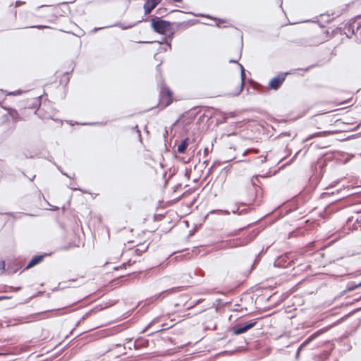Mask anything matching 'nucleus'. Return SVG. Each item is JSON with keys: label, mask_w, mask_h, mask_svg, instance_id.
I'll list each match as a JSON object with an SVG mask.
<instances>
[{"label": "nucleus", "mask_w": 361, "mask_h": 361, "mask_svg": "<svg viewBox=\"0 0 361 361\" xmlns=\"http://www.w3.org/2000/svg\"><path fill=\"white\" fill-rule=\"evenodd\" d=\"M253 239L251 234L244 235L241 238L222 241L218 246L217 250H225L245 246Z\"/></svg>", "instance_id": "obj_1"}, {"label": "nucleus", "mask_w": 361, "mask_h": 361, "mask_svg": "<svg viewBox=\"0 0 361 361\" xmlns=\"http://www.w3.org/2000/svg\"><path fill=\"white\" fill-rule=\"evenodd\" d=\"M151 25L157 33L169 35L170 37H172L173 35L171 25L168 21L161 19H152Z\"/></svg>", "instance_id": "obj_2"}, {"label": "nucleus", "mask_w": 361, "mask_h": 361, "mask_svg": "<svg viewBox=\"0 0 361 361\" xmlns=\"http://www.w3.org/2000/svg\"><path fill=\"white\" fill-rule=\"evenodd\" d=\"M258 188L254 183L253 178L251 180V183L249 184L243 190V193L245 198V202L244 204L250 205L257 200V199Z\"/></svg>", "instance_id": "obj_3"}, {"label": "nucleus", "mask_w": 361, "mask_h": 361, "mask_svg": "<svg viewBox=\"0 0 361 361\" xmlns=\"http://www.w3.org/2000/svg\"><path fill=\"white\" fill-rule=\"evenodd\" d=\"M258 319H252L243 324L235 325L232 328V331L234 335H239L245 333L249 329L254 327L257 322Z\"/></svg>", "instance_id": "obj_4"}, {"label": "nucleus", "mask_w": 361, "mask_h": 361, "mask_svg": "<svg viewBox=\"0 0 361 361\" xmlns=\"http://www.w3.org/2000/svg\"><path fill=\"white\" fill-rule=\"evenodd\" d=\"M329 329H330V326H326L323 329H321L316 332L313 333L310 336H309L303 343H301V345L298 348V350L296 352V358L298 359L299 357V355L300 351L306 347L311 341H312L314 339L322 335V334L326 332Z\"/></svg>", "instance_id": "obj_5"}, {"label": "nucleus", "mask_w": 361, "mask_h": 361, "mask_svg": "<svg viewBox=\"0 0 361 361\" xmlns=\"http://www.w3.org/2000/svg\"><path fill=\"white\" fill-rule=\"evenodd\" d=\"M160 102L165 106L169 105L172 102V92L164 84L160 87Z\"/></svg>", "instance_id": "obj_6"}, {"label": "nucleus", "mask_w": 361, "mask_h": 361, "mask_svg": "<svg viewBox=\"0 0 361 361\" xmlns=\"http://www.w3.org/2000/svg\"><path fill=\"white\" fill-rule=\"evenodd\" d=\"M287 75V73H280L276 77L273 78L269 83V87L273 90H278L283 84Z\"/></svg>", "instance_id": "obj_7"}, {"label": "nucleus", "mask_w": 361, "mask_h": 361, "mask_svg": "<svg viewBox=\"0 0 361 361\" xmlns=\"http://www.w3.org/2000/svg\"><path fill=\"white\" fill-rule=\"evenodd\" d=\"M161 0H147L144 4V10L146 15L151 11L161 2Z\"/></svg>", "instance_id": "obj_8"}, {"label": "nucleus", "mask_w": 361, "mask_h": 361, "mask_svg": "<svg viewBox=\"0 0 361 361\" xmlns=\"http://www.w3.org/2000/svg\"><path fill=\"white\" fill-rule=\"evenodd\" d=\"M44 257V255H35L31 259V260L29 262V263L27 264L25 269H28L38 264L43 260Z\"/></svg>", "instance_id": "obj_9"}, {"label": "nucleus", "mask_w": 361, "mask_h": 361, "mask_svg": "<svg viewBox=\"0 0 361 361\" xmlns=\"http://www.w3.org/2000/svg\"><path fill=\"white\" fill-rule=\"evenodd\" d=\"M148 247V245H145V244L139 245L136 247L133 248L131 250V252L137 255L140 256L142 255V252H145Z\"/></svg>", "instance_id": "obj_10"}, {"label": "nucleus", "mask_w": 361, "mask_h": 361, "mask_svg": "<svg viewBox=\"0 0 361 361\" xmlns=\"http://www.w3.org/2000/svg\"><path fill=\"white\" fill-rule=\"evenodd\" d=\"M188 147V140L187 139L183 140L177 147V152L178 153H183Z\"/></svg>", "instance_id": "obj_11"}, {"label": "nucleus", "mask_w": 361, "mask_h": 361, "mask_svg": "<svg viewBox=\"0 0 361 361\" xmlns=\"http://www.w3.org/2000/svg\"><path fill=\"white\" fill-rule=\"evenodd\" d=\"M326 134V133L325 131H321V132H317L316 133H314V134H312V135H310L307 138H306V140H309L312 138H314V137H322V136H324Z\"/></svg>", "instance_id": "obj_12"}, {"label": "nucleus", "mask_w": 361, "mask_h": 361, "mask_svg": "<svg viewBox=\"0 0 361 361\" xmlns=\"http://www.w3.org/2000/svg\"><path fill=\"white\" fill-rule=\"evenodd\" d=\"M239 66L240 67V69H241V88H240V90H242L243 89V83H244V80L245 79V70L243 68V66L239 63Z\"/></svg>", "instance_id": "obj_13"}, {"label": "nucleus", "mask_w": 361, "mask_h": 361, "mask_svg": "<svg viewBox=\"0 0 361 361\" xmlns=\"http://www.w3.org/2000/svg\"><path fill=\"white\" fill-rule=\"evenodd\" d=\"M173 290H174V289H173V288H172V289H170V290H167L163 291L162 293H159V295H155V297H156L157 298H158L159 296H161V295H164V296H163V297H164L166 294L173 293Z\"/></svg>", "instance_id": "obj_14"}, {"label": "nucleus", "mask_w": 361, "mask_h": 361, "mask_svg": "<svg viewBox=\"0 0 361 361\" xmlns=\"http://www.w3.org/2000/svg\"><path fill=\"white\" fill-rule=\"evenodd\" d=\"M358 287H361V281L360 283H358L357 284H354V285L350 286L348 287V290H353Z\"/></svg>", "instance_id": "obj_15"}, {"label": "nucleus", "mask_w": 361, "mask_h": 361, "mask_svg": "<svg viewBox=\"0 0 361 361\" xmlns=\"http://www.w3.org/2000/svg\"><path fill=\"white\" fill-rule=\"evenodd\" d=\"M250 152H253L255 154H258L259 152L258 149H247L244 153L243 154H246L247 153Z\"/></svg>", "instance_id": "obj_16"}, {"label": "nucleus", "mask_w": 361, "mask_h": 361, "mask_svg": "<svg viewBox=\"0 0 361 361\" xmlns=\"http://www.w3.org/2000/svg\"><path fill=\"white\" fill-rule=\"evenodd\" d=\"M267 160V157L265 156H260L259 157V163L263 164Z\"/></svg>", "instance_id": "obj_17"}, {"label": "nucleus", "mask_w": 361, "mask_h": 361, "mask_svg": "<svg viewBox=\"0 0 361 361\" xmlns=\"http://www.w3.org/2000/svg\"><path fill=\"white\" fill-rule=\"evenodd\" d=\"M25 4V1H16V4H15V6H16V7H18V6H22V5Z\"/></svg>", "instance_id": "obj_18"}, {"label": "nucleus", "mask_w": 361, "mask_h": 361, "mask_svg": "<svg viewBox=\"0 0 361 361\" xmlns=\"http://www.w3.org/2000/svg\"><path fill=\"white\" fill-rule=\"evenodd\" d=\"M217 212L221 214H229V212L228 210H218Z\"/></svg>", "instance_id": "obj_19"}, {"label": "nucleus", "mask_w": 361, "mask_h": 361, "mask_svg": "<svg viewBox=\"0 0 361 361\" xmlns=\"http://www.w3.org/2000/svg\"><path fill=\"white\" fill-rule=\"evenodd\" d=\"M0 269L4 270V269H5V262H4V261H0Z\"/></svg>", "instance_id": "obj_20"}, {"label": "nucleus", "mask_w": 361, "mask_h": 361, "mask_svg": "<svg viewBox=\"0 0 361 361\" xmlns=\"http://www.w3.org/2000/svg\"><path fill=\"white\" fill-rule=\"evenodd\" d=\"M69 187H70L71 189H72L73 190H79L78 188L75 187L74 183H71Z\"/></svg>", "instance_id": "obj_21"}, {"label": "nucleus", "mask_w": 361, "mask_h": 361, "mask_svg": "<svg viewBox=\"0 0 361 361\" xmlns=\"http://www.w3.org/2000/svg\"><path fill=\"white\" fill-rule=\"evenodd\" d=\"M157 319H155L152 320V322L148 324V326L146 327V329H147V328H148L149 326H152V324H154L155 322H157Z\"/></svg>", "instance_id": "obj_22"}, {"label": "nucleus", "mask_w": 361, "mask_h": 361, "mask_svg": "<svg viewBox=\"0 0 361 361\" xmlns=\"http://www.w3.org/2000/svg\"><path fill=\"white\" fill-rule=\"evenodd\" d=\"M9 298H10L9 296H5V295L0 296V301L1 300H6V299H9Z\"/></svg>", "instance_id": "obj_23"}, {"label": "nucleus", "mask_w": 361, "mask_h": 361, "mask_svg": "<svg viewBox=\"0 0 361 361\" xmlns=\"http://www.w3.org/2000/svg\"><path fill=\"white\" fill-rule=\"evenodd\" d=\"M30 27H37V28H44L46 27V26L44 25H35V26H31Z\"/></svg>", "instance_id": "obj_24"}, {"label": "nucleus", "mask_w": 361, "mask_h": 361, "mask_svg": "<svg viewBox=\"0 0 361 361\" xmlns=\"http://www.w3.org/2000/svg\"><path fill=\"white\" fill-rule=\"evenodd\" d=\"M164 41H166V45H167V47H169V49H171V42H167L166 39H164Z\"/></svg>", "instance_id": "obj_25"}, {"label": "nucleus", "mask_w": 361, "mask_h": 361, "mask_svg": "<svg viewBox=\"0 0 361 361\" xmlns=\"http://www.w3.org/2000/svg\"><path fill=\"white\" fill-rule=\"evenodd\" d=\"M229 62H230V63H237V62H238V60H233V59H231V60H229Z\"/></svg>", "instance_id": "obj_26"}, {"label": "nucleus", "mask_w": 361, "mask_h": 361, "mask_svg": "<svg viewBox=\"0 0 361 361\" xmlns=\"http://www.w3.org/2000/svg\"><path fill=\"white\" fill-rule=\"evenodd\" d=\"M276 263H277V264H278V265H281V259H278V260L276 262Z\"/></svg>", "instance_id": "obj_27"}, {"label": "nucleus", "mask_w": 361, "mask_h": 361, "mask_svg": "<svg viewBox=\"0 0 361 361\" xmlns=\"http://www.w3.org/2000/svg\"><path fill=\"white\" fill-rule=\"evenodd\" d=\"M173 1H174L175 2H178V3L182 1V0H173Z\"/></svg>", "instance_id": "obj_28"}, {"label": "nucleus", "mask_w": 361, "mask_h": 361, "mask_svg": "<svg viewBox=\"0 0 361 361\" xmlns=\"http://www.w3.org/2000/svg\"><path fill=\"white\" fill-rule=\"evenodd\" d=\"M63 173V175H65L66 176H67V177H69V178H70V176H69L67 173Z\"/></svg>", "instance_id": "obj_29"}, {"label": "nucleus", "mask_w": 361, "mask_h": 361, "mask_svg": "<svg viewBox=\"0 0 361 361\" xmlns=\"http://www.w3.org/2000/svg\"><path fill=\"white\" fill-rule=\"evenodd\" d=\"M290 263V262L287 265L283 264V267L288 266Z\"/></svg>", "instance_id": "obj_30"}, {"label": "nucleus", "mask_w": 361, "mask_h": 361, "mask_svg": "<svg viewBox=\"0 0 361 361\" xmlns=\"http://www.w3.org/2000/svg\"><path fill=\"white\" fill-rule=\"evenodd\" d=\"M279 1H281V0H279ZM280 6L281 7L282 6V2H281Z\"/></svg>", "instance_id": "obj_31"}, {"label": "nucleus", "mask_w": 361, "mask_h": 361, "mask_svg": "<svg viewBox=\"0 0 361 361\" xmlns=\"http://www.w3.org/2000/svg\"><path fill=\"white\" fill-rule=\"evenodd\" d=\"M360 134H361V131H360Z\"/></svg>", "instance_id": "obj_32"}]
</instances>
